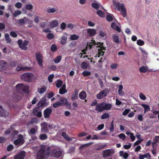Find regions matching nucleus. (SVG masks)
I'll list each match as a JSON object with an SVG mask.
<instances>
[{"label": "nucleus", "instance_id": "f257e3e1", "mask_svg": "<svg viewBox=\"0 0 159 159\" xmlns=\"http://www.w3.org/2000/svg\"><path fill=\"white\" fill-rule=\"evenodd\" d=\"M61 154V152L58 149L57 150L56 148L53 147H48L46 148L45 155L47 156H50L54 157H58Z\"/></svg>", "mask_w": 159, "mask_h": 159}, {"label": "nucleus", "instance_id": "f03ea898", "mask_svg": "<svg viewBox=\"0 0 159 159\" xmlns=\"http://www.w3.org/2000/svg\"><path fill=\"white\" fill-rule=\"evenodd\" d=\"M60 101L56 102L53 104V107L56 108L58 106H66L68 107H71V104L68 102L67 100L65 98H60Z\"/></svg>", "mask_w": 159, "mask_h": 159}, {"label": "nucleus", "instance_id": "7ed1b4c3", "mask_svg": "<svg viewBox=\"0 0 159 159\" xmlns=\"http://www.w3.org/2000/svg\"><path fill=\"white\" fill-rule=\"evenodd\" d=\"M16 88L17 91L22 93H29V87L23 84H19L16 85Z\"/></svg>", "mask_w": 159, "mask_h": 159}, {"label": "nucleus", "instance_id": "20e7f679", "mask_svg": "<svg viewBox=\"0 0 159 159\" xmlns=\"http://www.w3.org/2000/svg\"><path fill=\"white\" fill-rule=\"evenodd\" d=\"M20 78L26 81L29 82L35 78L33 74L31 73H25L20 76Z\"/></svg>", "mask_w": 159, "mask_h": 159}, {"label": "nucleus", "instance_id": "39448f33", "mask_svg": "<svg viewBox=\"0 0 159 159\" xmlns=\"http://www.w3.org/2000/svg\"><path fill=\"white\" fill-rule=\"evenodd\" d=\"M45 148L43 147L39 150L38 152L37 156V159H44L45 158Z\"/></svg>", "mask_w": 159, "mask_h": 159}, {"label": "nucleus", "instance_id": "423d86ee", "mask_svg": "<svg viewBox=\"0 0 159 159\" xmlns=\"http://www.w3.org/2000/svg\"><path fill=\"white\" fill-rule=\"evenodd\" d=\"M97 47H100V48L98 49V53L97 54L96 57H99L101 55H103L105 51L106 50V48L103 46V43L99 42V44L97 46Z\"/></svg>", "mask_w": 159, "mask_h": 159}, {"label": "nucleus", "instance_id": "0eeeda50", "mask_svg": "<svg viewBox=\"0 0 159 159\" xmlns=\"http://www.w3.org/2000/svg\"><path fill=\"white\" fill-rule=\"evenodd\" d=\"M115 153L113 149H108L104 150L102 152L103 157L107 158L113 155Z\"/></svg>", "mask_w": 159, "mask_h": 159}, {"label": "nucleus", "instance_id": "6e6552de", "mask_svg": "<svg viewBox=\"0 0 159 159\" xmlns=\"http://www.w3.org/2000/svg\"><path fill=\"white\" fill-rule=\"evenodd\" d=\"M28 41L27 40H24L23 42L21 40H19L18 41V43L19 47L23 50H26L27 49V45L28 44Z\"/></svg>", "mask_w": 159, "mask_h": 159}, {"label": "nucleus", "instance_id": "1a4fd4ad", "mask_svg": "<svg viewBox=\"0 0 159 159\" xmlns=\"http://www.w3.org/2000/svg\"><path fill=\"white\" fill-rule=\"evenodd\" d=\"M109 90L107 89H105L101 91L97 95V98L98 99H101L106 96L109 92Z\"/></svg>", "mask_w": 159, "mask_h": 159}, {"label": "nucleus", "instance_id": "9d476101", "mask_svg": "<svg viewBox=\"0 0 159 159\" xmlns=\"http://www.w3.org/2000/svg\"><path fill=\"white\" fill-rule=\"evenodd\" d=\"M23 97L22 93H14L12 96V99L14 101L18 102Z\"/></svg>", "mask_w": 159, "mask_h": 159}, {"label": "nucleus", "instance_id": "9b49d317", "mask_svg": "<svg viewBox=\"0 0 159 159\" xmlns=\"http://www.w3.org/2000/svg\"><path fill=\"white\" fill-rule=\"evenodd\" d=\"M31 69V68L28 67H26L24 66L22 64H19L17 66L16 70V71H28L29 70Z\"/></svg>", "mask_w": 159, "mask_h": 159}, {"label": "nucleus", "instance_id": "f8f14e48", "mask_svg": "<svg viewBox=\"0 0 159 159\" xmlns=\"http://www.w3.org/2000/svg\"><path fill=\"white\" fill-rule=\"evenodd\" d=\"M24 143L23 137L22 135H19L18 136V138L14 141V144L16 145H19L22 144Z\"/></svg>", "mask_w": 159, "mask_h": 159}, {"label": "nucleus", "instance_id": "ddd939ff", "mask_svg": "<svg viewBox=\"0 0 159 159\" xmlns=\"http://www.w3.org/2000/svg\"><path fill=\"white\" fill-rule=\"evenodd\" d=\"M119 24V23L117 21L115 22H112L111 24V27L113 30L120 32L121 31V29L118 25V24Z\"/></svg>", "mask_w": 159, "mask_h": 159}, {"label": "nucleus", "instance_id": "4468645a", "mask_svg": "<svg viewBox=\"0 0 159 159\" xmlns=\"http://www.w3.org/2000/svg\"><path fill=\"white\" fill-rule=\"evenodd\" d=\"M7 66L8 63L7 62L4 60H0V71L5 70Z\"/></svg>", "mask_w": 159, "mask_h": 159}, {"label": "nucleus", "instance_id": "2eb2a0df", "mask_svg": "<svg viewBox=\"0 0 159 159\" xmlns=\"http://www.w3.org/2000/svg\"><path fill=\"white\" fill-rule=\"evenodd\" d=\"M58 9L57 7H48L46 9V11L48 13H52L57 12L58 11Z\"/></svg>", "mask_w": 159, "mask_h": 159}, {"label": "nucleus", "instance_id": "dca6fc26", "mask_svg": "<svg viewBox=\"0 0 159 159\" xmlns=\"http://www.w3.org/2000/svg\"><path fill=\"white\" fill-rule=\"evenodd\" d=\"M36 60L38 64L40 66H42V60L43 59V56L40 53H36Z\"/></svg>", "mask_w": 159, "mask_h": 159}, {"label": "nucleus", "instance_id": "f3484780", "mask_svg": "<svg viewBox=\"0 0 159 159\" xmlns=\"http://www.w3.org/2000/svg\"><path fill=\"white\" fill-rule=\"evenodd\" d=\"M25 152L24 151L20 152L14 157V159H24L25 156Z\"/></svg>", "mask_w": 159, "mask_h": 159}, {"label": "nucleus", "instance_id": "a211bd4d", "mask_svg": "<svg viewBox=\"0 0 159 159\" xmlns=\"http://www.w3.org/2000/svg\"><path fill=\"white\" fill-rule=\"evenodd\" d=\"M87 34L89 36L92 37L96 33V30L92 29H88L86 30Z\"/></svg>", "mask_w": 159, "mask_h": 159}, {"label": "nucleus", "instance_id": "6ab92c4d", "mask_svg": "<svg viewBox=\"0 0 159 159\" xmlns=\"http://www.w3.org/2000/svg\"><path fill=\"white\" fill-rule=\"evenodd\" d=\"M52 111V109L48 107L45 109L43 112L44 117L46 118H49Z\"/></svg>", "mask_w": 159, "mask_h": 159}, {"label": "nucleus", "instance_id": "aec40b11", "mask_svg": "<svg viewBox=\"0 0 159 159\" xmlns=\"http://www.w3.org/2000/svg\"><path fill=\"white\" fill-rule=\"evenodd\" d=\"M8 115V113L0 105V116L5 117Z\"/></svg>", "mask_w": 159, "mask_h": 159}, {"label": "nucleus", "instance_id": "412c9836", "mask_svg": "<svg viewBox=\"0 0 159 159\" xmlns=\"http://www.w3.org/2000/svg\"><path fill=\"white\" fill-rule=\"evenodd\" d=\"M121 7V8H120V9L121 10L120 13L124 17H125L127 15L126 8L125 7L124 4H122Z\"/></svg>", "mask_w": 159, "mask_h": 159}, {"label": "nucleus", "instance_id": "4be33fe9", "mask_svg": "<svg viewBox=\"0 0 159 159\" xmlns=\"http://www.w3.org/2000/svg\"><path fill=\"white\" fill-rule=\"evenodd\" d=\"M41 130L43 133H47L48 132V126L46 123H43L41 124Z\"/></svg>", "mask_w": 159, "mask_h": 159}, {"label": "nucleus", "instance_id": "5701e85b", "mask_svg": "<svg viewBox=\"0 0 159 159\" xmlns=\"http://www.w3.org/2000/svg\"><path fill=\"white\" fill-rule=\"evenodd\" d=\"M103 105V102L97 104L95 110L100 112L104 110Z\"/></svg>", "mask_w": 159, "mask_h": 159}, {"label": "nucleus", "instance_id": "b1692460", "mask_svg": "<svg viewBox=\"0 0 159 159\" xmlns=\"http://www.w3.org/2000/svg\"><path fill=\"white\" fill-rule=\"evenodd\" d=\"M123 88V86L122 84H120L118 86V93L120 96H123L125 94V93L122 91Z\"/></svg>", "mask_w": 159, "mask_h": 159}, {"label": "nucleus", "instance_id": "393cba45", "mask_svg": "<svg viewBox=\"0 0 159 159\" xmlns=\"http://www.w3.org/2000/svg\"><path fill=\"white\" fill-rule=\"evenodd\" d=\"M38 108H35L33 110V113L34 115L37 116L39 117H40L42 116V113L41 111H38Z\"/></svg>", "mask_w": 159, "mask_h": 159}, {"label": "nucleus", "instance_id": "a878e982", "mask_svg": "<svg viewBox=\"0 0 159 159\" xmlns=\"http://www.w3.org/2000/svg\"><path fill=\"white\" fill-rule=\"evenodd\" d=\"M38 129V127L37 126H36L35 128H32L30 129L28 131V133L30 135H32L36 133L37 132Z\"/></svg>", "mask_w": 159, "mask_h": 159}, {"label": "nucleus", "instance_id": "bb28decb", "mask_svg": "<svg viewBox=\"0 0 159 159\" xmlns=\"http://www.w3.org/2000/svg\"><path fill=\"white\" fill-rule=\"evenodd\" d=\"M66 88V85L63 84L62 87L59 89V93L61 94H63L66 93L67 91Z\"/></svg>", "mask_w": 159, "mask_h": 159}, {"label": "nucleus", "instance_id": "cd10ccee", "mask_svg": "<svg viewBox=\"0 0 159 159\" xmlns=\"http://www.w3.org/2000/svg\"><path fill=\"white\" fill-rule=\"evenodd\" d=\"M113 5L115 7V8H117L119 10L120 8H121V6L122 4H124L123 3H120L118 2H116L115 1H113Z\"/></svg>", "mask_w": 159, "mask_h": 159}, {"label": "nucleus", "instance_id": "c85d7f7f", "mask_svg": "<svg viewBox=\"0 0 159 159\" xmlns=\"http://www.w3.org/2000/svg\"><path fill=\"white\" fill-rule=\"evenodd\" d=\"M113 5L115 7V8H117L119 10L120 8H121V6L122 4H124L123 3H120L118 2H116L115 1H113Z\"/></svg>", "mask_w": 159, "mask_h": 159}, {"label": "nucleus", "instance_id": "c756f323", "mask_svg": "<svg viewBox=\"0 0 159 159\" xmlns=\"http://www.w3.org/2000/svg\"><path fill=\"white\" fill-rule=\"evenodd\" d=\"M103 110H109L111 107V105L110 103H106L105 102H103Z\"/></svg>", "mask_w": 159, "mask_h": 159}, {"label": "nucleus", "instance_id": "7c9ffc66", "mask_svg": "<svg viewBox=\"0 0 159 159\" xmlns=\"http://www.w3.org/2000/svg\"><path fill=\"white\" fill-rule=\"evenodd\" d=\"M119 155L120 157H123L125 159H127L129 156V155L127 153L124 152V151H122L119 152Z\"/></svg>", "mask_w": 159, "mask_h": 159}, {"label": "nucleus", "instance_id": "2f4dec72", "mask_svg": "<svg viewBox=\"0 0 159 159\" xmlns=\"http://www.w3.org/2000/svg\"><path fill=\"white\" fill-rule=\"evenodd\" d=\"M58 20H53L50 22V26L52 28H54L57 26L58 24Z\"/></svg>", "mask_w": 159, "mask_h": 159}, {"label": "nucleus", "instance_id": "473e14b6", "mask_svg": "<svg viewBox=\"0 0 159 159\" xmlns=\"http://www.w3.org/2000/svg\"><path fill=\"white\" fill-rule=\"evenodd\" d=\"M79 95L80 98L82 100H84L86 98L87 96L86 92L84 91L80 92L79 93Z\"/></svg>", "mask_w": 159, "mask_h": 159}, {"label": "nucleus", "instance_id": "72a5a7b5", "mask_svg": "<svg viewBox=\"0 0 159 159\" xmlns=\"http://www.w3.org/2000/svg\"><path fill=\"white\" fill-rule=\"evenodd\" d=\"M112 38L114 42L116 43H119L120 42L119 37L116 34H114L112 35Z\"/></svg>", "mask_w": 159, "mask_h": 159}, {"label": "nucleus", "instance_id": "f704fd0d", "mask_svg": "<svg viewBox=\"0 0 159 159\" xmlns=\"http://www.w3.org/2000/svg\"><path fill=\"white\" fill-rule=\"evenodd\" d=\"M92 7L98 10L101 6V4L98 3L96 2H94L92 4Z\"/></svg>", "mask_w": 159, "mask_h": 159}, {"label": "nucleus", "instance_id": "c9c22d12", "mask_svg": "<svg viewBox=\"0 0 159 159\" xmlns=\"http://www.w3.org/2000/svg\"><path fill=\"white\" fill-rule=\"evenodd\" d=\"M144 108V113H145L146 111H149L150 110V108L148 105L145 104H142L141 105Z\"/></svg>", "mask_w": 159, "mask_h": 159}, {"label": "nucleus", "instance_id": "e433bc0d", "mask_svg": "<svg viewBox=\"0 0 159 159\" xmlns=\"http://www.w3.org/2000/svg\"><path fill=\"white\" fill-rule=\"evenodd\" d=\"M46 90V88L45 87H43L38 88L37 89V91L40 94H42L45 92Z\"/></svg>", "mask_w": 159, "mask_h": 159}, {"label": "nucleus", "instance_id": "4c0bfd02", "mask_svg": "<svg viewBox=\"0 0 159 159\" xmlns=\"http://www.w3.org/2000/svg\"><path fill=\"white\" fill-rule=\"evenodd\" d=\"M62 135L67 140L71 141L72 140V139L69 137L65 132H62Z\"/></svg>", "mask_w": 159, "mask_h": 159}, {"label": "nucleus", "instance_id": "58836bf2", "mask_svg": "<svg viewBox=\"0 0 159 159\" xmlns=\"http://www.w3.org/2000/svg\"><path fill=\"white\" fill-rule=\"evenodd\" d=\"M27 20V19L26 17H24L22 19L18 20V22L19 24H23L25 23Z\"/></svg>", "mask_w": 159, "mask_h": 159}, {"label": "nucleus", "instance_id": "ea45409f", "mask_svg": "<svg viewBox=\"0 0 159 159\" xmlns=\"http://www.w3.org/2000/svg\"><path fill=\"white\" fill-rule=\"evenodd\" d=\"M22 13L21 11L19 10L15 11L13 13V15L14 17H16L20 15Z\"/></svg>", "mask_w": 159, "mask_h": 159}, {"label": "nucleus", "instance_id": "a19ab883", "mask_svg": "<svg viewBox=\"0 0 159 159\" xmlns=\"http://www.w3.org/2000/svg\"><path fill=\"white\" fill-rule=\"evenodd\" d=\"M62 57L61 56H58L56 57L54 59V61L56 63H58L60 62L61 59Z\"/></svg>", "mask_w": 159, "mask_h": 159}, {"label": "nucleus", "instance_id": "79ce46f5", "mask_svg": "<svg viewBox=\"0 0 159 159\" xmlns=\"http://www.w3.org/2000/svg\"><path fill=\"white\" fill-rule=\"evenodd\" d=\"M88 64L85 62H83L81 64V67L83 69H86L88 66Z\"/></svg>", "mask_w": 159, "mask_h": 159}, {"label": "nucleus", "instance_id": "37998d69", "mask_svg": "<svg viewBox=\"0 0 159 159\" xmlns=\"http://www.w3.org/2000/svg\"><path fill=\"white\" fill-rule=\"evenodd\" d=\"M56 86L57 88L61 87L63 84V82L60 80H57L56 82Z\"/></svg>", "mask_w": 159, "mask_h": 159}, {"label": "nucleus", "instance_id": "c03bdc74", "mask_svg": "<svg viewBox=\"0 0 159 159\" xmlns=\"http://www.w3.org/2000/svg\"><path fill=\"white\" fill-rule=\"evenodd\" d=\"M5 39L7 43H10L11 42V40L10 38V36L9 34H6L5 35Z\"/></svg>", "mask_w": 159, "mask_h": 159}, {"label": "nucleus", "instance_id": "a18cd8bd", "mask_svg": "<svg viewBox=\"0 0 159 159\" xmlns=\"http://www.w3.org/2000/svg\"><path fill=\"white\" fill-rule=\"evenodd\" d=\"M148 69L147 66H143L139 68V71L142 72H146L148 70Z\"/></svg>", "mask_w": 159, "mask_h": 159}, {"label": "nucleus", "instance_id": "49530a36", "mask_svg": "<svg viewBox=\"0 0 159 159\" xmlns=\"http://www.w3.org/2000/svg\"><path fill=\"white\" fill-rule=\"evenodd\" d=\"M67 38L65 36H62L61 38V43L62 45L64 44L66 42Z\"/></svg>", "mask_w": 159, "mask_h": 159}, {"label": "nucleus", "instance_id": "de8ad7c7", "mask_svg": "<svg viewBox=\"0 0 159 159\" xmlns=\"http://www.w3.org/2000/svg\"><path fill=\"white\" fill-rule=\"evenodd\" d=\"M79 38V36L75 34L72 35L70 37V39L72 40H77Z\"/></svg>", "mask_w": 159, "mask_h": 159}, {"label": "nucleus", "instance_id": "09e8293b", "mask_svg": "<svg viewBox=\"0 0 159 159\" xmlns=\"http://www.w3.org/2000/svg\"><path fill=\"white\" fill-rule=\"evenodd\" d=\"M92 42L90 43H89V46L90 47V48H92V46H93V45H97V46L99 44V42H97L96 43L95 41L94 40H92Z\"/></svg>", "mask_w": 159, "mask_h": 159}, {"label": "nucleus", "instance_id": "8fccbe9b", "mask_svg": "<svg viewBox=\"0 0 159 159\" xmlns=\"http://www.w3.org/2000/svg\"><path fill=\"white\" fill-rule=\"evenodd\" d=\"M97 14L100 16L103 17L105 16V13L101 11L98 10L97 12Z\"/></svg>", "mask_w": 159, "mask_h": 159}, {"label": "nucleus", "instance_id": "3c124183", "mask_svg": "<svg viewBox=\"0 0 159 159\" xmlns=\"http://www.w3.org/2000/svg\"><path fill=\"white\" fill-rule=\"evenodd\" d=\"M25 8L27 10H31L33 8V5L31 4H27L25 5Z\"/></svg>", "mask_w": 159, "mask_h": 159}, {"label": "nucleus", "instance_id": "603ef678", "mask_svg": "<svg viewBox=\"0 0 159 159\" xmlns=\"http://www.w3.org/2000/svg\"><path fill=\"white\" fill-rule=\"evenodd\" d=\"M15 6L17 8L19 9L21 8L22 6V4L21 2H18L15 4Z\"/></svg>", "mask_w": 159, "mask_h": 159}, {"label": "nucleus", "instance_id": "864d4df0", "mask_svg": "<svg viewBox=\"0 0 159 159\" xmlns=\"http://www.w3.org/2000/svg\"><path fill=\"white\" fill-rule=\"evenodd\" d=\"M91 74V72L90 71H87L86 70H84L82 73V75L84 76H88L90 75Z\"/></svg>", "mask_w": 159, "mask_h": 159}, {"label": "nucleus", "instance_id": "5fc2aeb1", "mask_svg": "<svg viewBox=\"0 0 159 159\" xmlns=\"http://www.w3.org/2000/svg\"><path fill=\"white\" fill-rule=\"evenodd\" d=\"M109 114L107 113H105L103 114L101 116V118L102 119H106L109 118Z\"/></svg>", "mask_w": 159, "mask_h": 159}, {"label": "nucleus", "instance_id": "6e6d98bb", "mask_svg": "<svg viewBox=\"0 0 159 159\" xmlns=\"http://www.w3.org/2000/svg\"><path fill=\"white\" fill-rule=\"evenodd\" d=\"M48 138L47 135L45 134H41L39 136V138L40 139L43 140L46 139Z\"/></svg>", "mask_w": 159, "mask_h": 159}, {"label": "nucleus", "instance_id": "4d7b16f0", "mask_svg": "<svg viewBox=\"0 0 159 159\" xmlns=\"http://www.w3.org/2000/svg\"><path fill=\"white\" fill-rule=\"evenodd\" d=\"M118 65L116 63H112L110 65V67L112 69H115L117 67Z\"/></svg>", "mask_w": 159, "mask_h": 159}, {"label": "nucleus", "instance_id": "13d9d810", "mask_svg": "<svg viewBox=\"0 0 159 159\" xmlns=\"http://www.w3.org/2000/svg\"><path fill=\"white\" fill-rule=\"evenodd\" d=\"M119 138L123 140H124L126 138V136L123 133H121L118 135Z\"/></svg>", "mask_w": 159, "mask_h": 159}, {"label": "nucleus", "instance_id": "bf43d9fd", "mask_svg": "<svg viewBox=\"0 0 159 159\" xmlns=\"http://www.w3.org/2000/svg\"><path fill=\"white\" fill-rule=\"evenodd\" d=\"M159 141V136H157L155 137L153 140V142L152 143V146H153V144H155L157 142Z\"/></svg>", "mask_w": 159, "mask_h": 159}, {"label": "nucleus", "instance_id": "052dcab7", "mask_svg": "<svg viewBox=\"0 0 159 159\" xmlns=\"http://www.w3.org/2000/svg\"><path fill=\"white\" fill-rule=\"evenodd\" d=\"M107 20L108 21H111L113 20V15L111 14L108 15L107 16Z\"/></svg>", "mask_w": 159, "mask_h": 159}, {"label": "nucleus", "instance_id": "680f3d73", "mask_svg": "<svg viewBox=\"0 0 159 159\" xmlns=\"http://www.w3.org/2000/svg\"><path fill=\"white\" fill-rule=\"evenodd\" d=\"M139 97L141 99L143 100H145L146 99V96L142 93H141L139 94Z\"/></svg>", "mask_w": 159, "mask_h": 159}, {"label": "nucleus", "instance_id": "e2e57ef3", "mask_svg": "<svg viewBox=\"0 0 159 159\" xmlns=\"http://www.w3.org/2000/svg\"><path fill=\"white\" fill-rule=\"evenodd\" d=\"M55 126H54L53 125H49L48 126V131L50 130H51L52 131L53 130H55Z\"/></svg>", "mask_w": 159, "mask_h": 159}, {"label": "nucleus", "instance_id": "0e129e2a", "mask_svg": "<svg viewBox=\"0 0 159 159\" xmlns=\"http://www.w3.org/2000/svg\"><path fill=\"white\" fill-rule=\"evenodd\" d=\"M137 43L139 46H142L144 44V42L142 40L139 39L137 40Z\"/></svg>", "mask_w": 159, "mask_h": 159}, {"label": "nucleus", "instance_id": "69168bd1", "mask_svg": "<svg viewBox=\"0 0 159 159\" xmlns=\"http://www.w3.org/2000/svg\"><path fill=\"white\" fill-rule=\"evenodd\" d=\"M75 26V25H74L72 23H69L67 25V28L72 29Z\"/></svg>", "mask_w": 159, "mask_h": 159}, {"label": "nucleus", "instance_id": "338daca9", "mask_svg": "<svg viewBox=\"0 0 159 159\" xmlns=\"http://www.w3.org/2000/svg\"><path fill=\"white\" fill-rule=\"evenodd\" d=\"M54 77V75L53 74H51L48 76V79L50 82H52V79Z\"/></svg>", "mask_w": 159, "mask_h": 159}, {"label": "nucleus", "instance_id": "774afa93", "mask_svg": "<svg viewBox=\"0 0 159 159\" xmlns=\"http://www.w3.org/2000/svg\"><path fill=\"white\" fill-rule=\"evenodd\" d=\"M130 111V110L129 109H125L123 112L122 113V115L125 116L127 114H128L129 112Z\"/></svg>", "mask_w": 159, "mask_h": 159}]
</instances>
